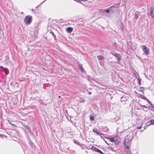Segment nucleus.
Returning <instances> with one entry per match:
<instances>
[{
  "mask_svg": "<svg viewBox=\"0 0 154 154\" xmlns=\"http://www.w3.org/2000/svg\"><path fill=\"white\" fill-rule=\"evenodd\" d=\"M115 137H112V138H109L108 137H106V138L109 139V141L111 142H114L115 139Z\"/></svg>",
  "mask_w": 154,
  "mask_h": 154,
  "instance_id": "1a4fd4ad",
  "label": "nucleus"
},
{
  "mask_svg": "<svg viewBox=\"0 0 154 154\" xmlns=\"http://www.w3.org/2000/svg\"><path fill=\"white\" fill-rule=\"evenodd\" d=\"M150 123L149 125H152L154 124V120L153 119H152L150 121Z\"/></svg>",
  "mask_w": 154,
  "mask_h": 154,
  "instance_id": "2eb2a0df",
  "label": "nucleus"
},
{
  "mask_svg": "<svg viewBox=\"0 0 154 154\" xmlns=\"http://www.w3.org/2000/svg\"><path fill=\"white\" fill-rule=\"evenodd\" d=\"M124 150L127 154H132L131 150V141L128 138L125 139L124 142Z\"/></svg>",
  "mask_w": 154,
  "mask_h": 154,
  "instance_id": "f257e3e1",
  "label": "nucleus"
},
{
  "mask_svg": "<svg viewBox=\"0 0 154 154\" xmlns=\"http://www.w3.org/2000/svg\"><path fill=\"white\" fill-rule=\"evenodd\" d=\"M58 97H59V98H61L60 96H59Z\"/></svg>",
  "mask_w": 154,
  "mask_h": 154,
  "instance_id": "b1692460",
  "label": "nucleus"
},
{
  "mask_svg": "<svg viewBox=\"0 0 154 154\" xmlns=\"http://www.w3.org/2000/svg\"><path fill=\"white\" fill-rule=\"evenodd\" d=\"M105 142H106V143L108 145H109V144L108 143L106 142V141H105Z\"/></svg>",
  "mask_w": 154,
  "mask_h": 154,
  "instance_id": "5701e85b",
  "label": "nucleus"
},
{
  "mask_svg": "<svg viewBox=\"0 0 154 154\" xmlns=\"http://www.w3.org/2000/svg\"><path fill=\"white\" fill-rule=\"evenodd\" d=\"M138 84L139 85H140L141 84V79H138Z\"/></svg>",
  "mask_w": 154,
  "mask_h": 154,
  "instance_id": "dca6fc26",
  "label": "nucleus"
},
{
  "mask_svg": "<svg viewBox=\"0 0 154 154\" xmlns=\"http://www.w3.org/2000/svg\"><path fill=\"white\" fill-rule=\"evenodd\" d=\"M142 48L143 49V51L145 54L148 55L149 54V48H148L146 46L144 45L142 46Z\"/></svg>",
  "mask_w": 154,
  "mask_h": 154,
  "instance_id": "7ed1b4c3",
  "label": "nucleus"
},
{
  "mask_svg": "<svg viewBox=\"0 0 154 154\" xmlns=\"http://www.w3.org/2000/svg\"><path fill=\"white\" fill-rule=\"evenodd\" d=\"M2 136V135L1 134H0V137L1 136Z\"/></svg>",
  "mask_w": 154,
  "mask_h": 154,
  "instance_id": "393cba45",
  "label": "nucleus"
},
{
  "mask_svg": "<svg viewBox=\"0 0 154 154\" xmlns=\"http://www.w3.org/2000/svg\"><path fill=\"white\" fill-rule=\"evenodd\" d=\"M0 68H2V70L5 73V74H6V71H5V68H4L2 66H0Z\"/></svg>",
  "mask_w": 154,
  "mask_h": 154,
  "instance_id": "4468645a",
  "label": "nucleus"
},
{
  "mask_svg": "<svg viewBox=\"0 0 154 154\" xmlns=\"http://www.w3.org/2000/svg\"><path fill=\"white\" fill-rule=\"evenodd\" d=\"M88 93L89 95H90L92 93L91 92L89 91V92H88Z\"/></svg>",
  "mask_w": 154,
  "mask_h": 154,
  "instance_id": "4be33fe9",
  "label": "nucleus"
},
{
  "mask_svg": "<svg viewBox=\"0 0 154 154\" xmlns=\"http://www.w3.org/2000/svg\"><path fill=\"white\" fill-rule=\"evenodd\" d=\"M135 18L136 19H137L138 17V15L137 14H135Z\"/></svg>",
  "mask_w": 154,
  "mask_h": 154,
  "instance_id": "f3484780",
  "label": "nucleus"
},
{
  "mask_svg": "<svg viewBox=\"0 0 154 154\" xmlns=\"http://www.w3.org/2000/svg\"><path fill=\"white\" fill-rule=\"evenodd\" d=\"M73 28L71 27H68L66 29V32L69 33H71L73 31Z\"/></svg>",
  "mask_w": 154,
  "mask_h": 154,
  "instance_id": "0eeeda50",
  "label": "nucleus"
},
{
  "mask_svg": "<svg viewBox=\"0 0 154 154\" xmlns=\"http://www.w3.org/2000/svg\"><path fill=\"white\" fill-rule=\"evenodd\" d=\"M142 124L141 125V126H140V127H137V129H140L141 128H142Z\"/></svg>",
  "mask_w": 154,
  "mask_h": 154,
  "instance_id": "aec40b11",
  "label": "nucleus"
},
{
  "mask_svg": "<svg viewBox=\"0 0 154 154\" xmlns=\"http://www.w3.org/2000/svg\"><path fill=\"white\" fill-rule=\"evenodd\" d=\"M32 17L30 15H27L26 16L24 19V22L27 25L29 24L32 21Z\"/></svg>",
  "mask_w": 154,
  "mask_h": 154,
  "instance_id": "f03ea898",
  "label": "nucleus"
},
{
  "mask_svg": "<svg viewBox=\"0 0 154 154\" xmlns=\"http://www.w3.org/2000/svg\"><path fill=\"white\" fill-rule=\"evenodd\" d=\"M80 68L82 71L84 70V69L81 66H80Z\"/></svg>",
  "mask_w": 154,
  "mask_h": 154,
  "instance_id": "412c9836",
  "label": "nucleus"
},
{
  "mask_svg": "<svg viewBox=\"0 0 154 154\" xmlns=\"http://www.w3.org/2000/svg\"><path fill=\"white\" fill-rule=\"evenodd\" d=\"M127 100L126 97H122L121 98V101L122 102H125Z\"/></svg>",
  "mask_w": 154,
  "mask_h": 154,
  "instance_id": "6e6552de",
  "label": "nucleus"
},
{
  "mask_svg": "<svg viewBox=\"0 0 154 154\" xmlns=\"http://www.w3.org/2000/svg\"><path fill=\"white\" fill-rule=\"evenodd\" d=\"M91 149L96 152H97L99 153H101V154H104L103 152H102L101 151H100L99 149L98 148L95 147L94 146H92L91 147Z\"/></svg>",
  "mask_w": 154,
  "mask_h": 154,
  "instance_id": "20e7f679",
  "label": "nucleus"
},
{
  "mask_svg": "<svg viewBox=\"0 0 154 154\" xmlns=\"http://www.w3.org/2000/svg\"><path fill=\"white\" fill-rule=\"evenodd\" d=\"M112 7H113L112 6V7H110V8H112Z\"/></svg>",
  "mask_w": 154,
  "mask_h": 154,
  "instance_id": "bb28decb",
  "label": "nucleus"
},
{
  "mask_svg": "<svg viewBox=\"0 0 154 154\" xmlns=\"http://www.w3.org/2000/svg\"><path fill=\"white\" fill-rule=\"evenodd\" d=\"M153 9L152 8H151V10L150 11V13H148L147 15L148 16H152L153 13Z\"/></svg>",
  "mask_w": 154,
  "mask_h": 154,
  "instance_id": "9b49d317",
  "label": "nucleus"
},
{
  "mask_svg": "<svg viewBox=\"0 0 154 154\" xmlns=\"http://www.w3.org/2000/svg\"><path fill=\"white\" fill-rule=\"evenodd\" d=\"M113 56H115L117 58V60L118 61H119L121 59V56L120 55L117 53L116 54H112Z\"/></svg>",
  "mask_w": 154,
  "mask_h": 154,
  "instance_id": "423d86ee",
  "label": "nucleus"
},
{
  "mask_svg": "<svg viewBox=\"0 0 154 154\" xmlns=\"http://www.w3.org/2000/svg\"><path fill=\"white\" fill-rule=\"evenodd\" d=\"M142 89H141L140 91L142 92L143 93H144V89L143 88H141Z\"/></svg>",
  "mask_w": 154,
  "mask_h": 154,
  "instance_id": "a211bd4d",
  "label": "nucleus"
},
{
  "mask_svg": "<svg viewBox=\"0 0 154 154\" xmlns=\"http://www.w3.org/2000/svg\"><path fill=\"white\" fill-rule=\"evenodd\" d=\"M121 142V139L119 137L117 138H115L114 143H115L116 145H118L119 144V143Z\"/></svg>",
  "mask_w": 154,
  "mask_h": 154,
  "instance_id": "39448f33",
  "label": "nucleus"
},
{
  "mask_svg": "<svg viewBox=\"0 0 154 154\" xmlns=\"http://www.w3.org/2000/svg\"><path fill=\"white\" fill-rule=\"evenodd\" d=\"M116 148H117V146H116Z\"/></svg>",
  "mask_w": 154,
  "mask_h": 154,
  "instance_id": "a878e982",
  "label": "nucleus"
},
{
  "mask_svg": "<svg viewBox=\"0 0 154 154\" xmlns=\"http://www.w3.org/2000/svg\"><path fill=\"white\" fill-rule=\"evenodd\" d=\"M104 11H105L107 13H109V9L105 10Z\"/></svg>",
  "mask_w": 154,
  "mask_h": 154,
  "instance_id": "6ab92c4d",
  "label": "nucleus"
},
{
  "mask_svg": "<svg viewBox=\"0 0 154 154\" xmlns=\"http://www.w3.org/2000/svg\"><path fill=\"white\" fill-rule=\"evenodd\" d=\"M97 57L99 60H102L104 59V57L101 55H98L97 56Z\"/></svg>",
  "mask_w": 154,
  "mask_h": 154,
  "instance_id": "9d476101",
  "label": "nucleus"
},
{
  "mask_svg": "<svg viewBox=\"0 0 154 154\" xmlns=\"http://www.w3.org/2000/svg\"><path fill=\"white\" fill-rule=\"evenodd\" d=\"M94 118L95 117L94 116H91L90 117V120L91 121H94Z\"/></svg>",
  "mask_w": 154,
  "mask_h": 154,
  "instance_id": "f8f14e48",
  "label": "nucleus"
},
{
  "mask_svg": "<svg viewBox=\"0 0 154 154\" xmlns=\"http://www.w3.org/2000/svg\"><path fill=\"white\" fill-rule=\"evenodd\" d=\"M93 131L94 132V133H96L97 134H99V133L97 131V129H93Z\"/></svg>",
  "mask_w": 154,
  "mask_h": 154,
  "instance_id": "ddd939ff",
  "label": "nucleus"
}]
</instances>
